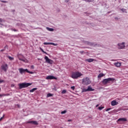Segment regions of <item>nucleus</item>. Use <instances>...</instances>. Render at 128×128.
I'll list each match as a JSON object with an SVG mask.
<instances>
[{
  "mask_svg": "<svg viewBox=\"0 0 128 128\" xmlns=\"http://www.w3.org/2000/svg\"><path fill=\"white\" fill-rule=\"evenodd\" d=\"M32 83H28V82H22L18 84L19 90H22V88H28L30 86H32Z\"/></svg>",
  "mask_w": 128,
  "mask_h": 128,
  "instance_id": "1",
  "label": "nucleus"
},
{
  "mask_svg": "<svg viewBox=\"0 0 128 128\" xmlns=\"http://www.w3.org/2000/svg\"><path fill=\"white\" fill-rule=\"evenodd\" d=\"M82 76V74L80 72H72V74L71 76V78H72L76 80L77 78H80Z\"/></svg>",
  "mask_w": 128,
  "mask_h": 128,
  "instance_id": "2",
  "label": "nucleus"
},
{
  "mask_svg": "<svg viewBox=\"0 0 128 128\" xmlns=\"http://www.w3.org/2000/svg\"><path fill=\"white\" fill-rule=\"evenodd\" d=\"M114 82V78H105L103 80L102 82L104 84H108V82Z\"/></svg>",
  "mask_w": 128,
  "mask_h": 128,
  "instance_id": "3",
  "label": "nucleus"
},
{
  "mask_svg": "<svg viewBox=\"0 0 128 128\" xmlns=\"http://www.w3.org/2000/svg\"><path fill=\"white\" fill-rule=\"evenodd\" d=\"M90 84V78L86 77L82 79V84H86L88 86V84Z\"/></svg>",
  "mask_w": 128,
  "mask_h": 128,
  "instance_id": "4",
  "label": "nucleus"
},
{
  "mask_svg": "<svg viewBox=\"0 0 128 128\" xmlns=\"http://www.w3.org/2000/svg\"><path fill=\"white\" fill-rule=\"evenodd\" d=\"M44 58L47 64H54V60L50 59L48 56H45Z\"/></svg>",
  "mask_w": 128,
  "mask_h": 128,
  "instance_id": "5",
  "label": "nucleus"
},
{
  "mask_svg": "<svg viewBox=\"0 0 128 128\" xmlns=\"http://www.w3.org/2000/svg\"><path fill=\"white\" fill-rule=\"evenodd\" d=\"M18 70L20 74H26V72H28V68L24 69V68H20Z\"/></svg>",
  "mask_w": 128,
  "mask_h": 128,
  "instance_id": "6",
  "label": "nucleus"
},
{
  "mask_svg": "<svg viewBox=\"0 0 128 128\" xmlns=\"http://www.w3.org/2000/svg\"><path fill=\"white\" fill-rule=\"evenodd\" d=\"M46 80H58V78L54 76H48L46 78Z\"/></svg>",
  "mask_w": 128,
  "mask_h": 128,
  "instance_id": "7",
  "label": "nucleus"
},
{
  "mask_svg": "<svg viewBox=\"0 0 128 128\" xmlns=\"http://www.w3.org/2000/svg\"><path fill=\"white\" fill-rule=\"evenodd\" d=\"M124 44H126L124 42H123L122 44H118V48L120 50L124 48Z\"/></svg>",
  "mask_w": 128,
  "mask_h": 128,
  "instance_id": "8",
  "label": "nucleus"
},
{
  "mask_svg": "<svg viewBox=\"0 0 128 128\" xmlns=\"http://www.w3.org/2000/svg\"><path fill=\"white\" fill-rule=\"evenodd\" d=\"M28 123L31 124H34L35 126H38V122L36 120L29 121Z\"/></svg>",
  "mask_w": 128,
  "mask_h": 128,
  "instance_id": "9",
  "label": "nucleus"
},
{
  "mask_svg": "<svg viewBox=\"0 0 128 128\" xmlns=\"http://www.w3.org/2000/svg\"><path fill=\"white\" fill-rule=\"evenodd\" d=\"M84 44H88V46H92V45L94 44L93 42H88V41H83Z\"/></svg>",
  "mask_w": 128,
  "mask_h": 128,
  "instance_id": "10",
  "label": "nucleus"
},
{
  "mask_svg": "<svg viewBox=\"0 0 128 128\" xmlns=\"http://www.w3.org/2000/svg\"><path fill=\"white\" fill-rule=\"evenodd\" d=\"M1 68L4 72H6V70H8V64H6L5 65H3Z\"/></svg>",
  "mask_w": 128,
  "mask_h": 128,
  "instance_id": "11",
  "label": "nucleus"
},
{
  "mask_svg": "<svg viewBox=\"0 0 128 128\" xmlns=\"http://www.w3.org/2000/svg\"><path fill=\"white\" fill-rule=\"evenodd\" d=\"M111 104L112 106H118V102H116V100H112L111 102Z\"/></svg>",
  "mask_w": 128,
  "mask_h": 128,
  "instance_id": "12",
  "label": "nucleus"
},
{
  "mask_svg": "<svg viewBox=\"0 0 128 128\" xmlns=\"http://www.w3.org/2000/svg\"><path fill=\"white\" fill-rule=\"evenodd\" d=\"M127 120L126 118H122L118 119V122H126Z\"/></svg>",
  "mask_w": 128,
  "mask_h": 128,
  "instance_id": "13",
  "label": "nucleus"
},
{
  "mask_svg": "<svg viewBox=\"0 0 128 128\" xmlns=\"http://www.w3.org/2000/svg\"><path fill=\"white\" fill-rule=\"evenodd\" d=\"M88 92H94V89L92 88V86H88Z\"/></svg>",
  "mask_w": 128,
  "mask_h": 128,
  "instance_id": "14",
  "label": "nucleus"
},
{
  "mask_svg": "<svg viewBox=\"0 0 128 128\" xmlns=\"http://www.w3.org/2000/svg\"><path fill=\"white\" fill-rule=\"evenodd\" d=\"M92 46H94V47L98 46V48H100L102 46V45L100 44L93 43Z\"/></svg>",
  "mask_w": 128,
  "mask_h": 128,
  "instance_id": "15",
  "label": "nucleus"
},
{
  "mask_svg": "<svg viewBox=\"0 0 128 128\" xmlns=\"http://www.w3.org/2000/svg\"><path fill=\"white\" fill-rule=\"evenodd\" d=\"M114 64L117 68H120V66H122V64L120 62H116V63H114Z\"/></svg>",
  "mask_w": 128,
  "mask_h": 128,
  "instance_id": "16",
  "label": "nucleus"
},
{
  "mask_svg": "<svg viewBox=\"0 0 128 128\" xmlns=\"http://www.w3.org/2000/svg\"><path fill=\"white\" fill-rule=\"evenodd\" d=\"M94 60L93 58H89V59H86V61L88 62H94Z\"/></svg>",
  "mask_w": 128,
  "mask_h": 128,
  "instance_id": "17",
  "label": "nucleus"
},
{
  "mask_svg": "<svg viewBox=\"0 0 128 128\" xmlns=\"http://www.w3.org/2000/svg\"><path fill=\"white\" fill-rule=\"evenodd\" d=\"M104 76V74L102 73V74H100L98 76V78H102V76Z\"/></svg>",
  "mask_w": 128,
  "mask_h": 128,
  "instance_id": "18",
  "label": "nucleus"
},
{
  "mask_svg": "<svg viewBox=\"0 0 128 128\" xmlns=\"http://www.w3.org/2000/svg\"><path fill=\"white\" fill-rule=\"evenodd\" d=\"M46 30H49V32H54V29L48 27L46 28Z\"/></svg>",
  "mask_w": 128,
  "mask_h": 128,
  "instance_id": "19",
  "label": "nucleus"
},
{
  "mask_svg": "<svg viewBox=\"0 0 128 128\" xmlns=\"http://www.w3.org/2000/svg\"><path fill=\"white\" fill-rule=\"evenodd\" d=\"M36 90H38V88H33L32 89L30 90V92H36Z\"/></svg>",
  "mask_w": 128,
  "mask_h": 128,
  "instance_id": "20",
  "label": "nucleus"
},
{
  "mask_svg": "<svg viewBox=\"0 0 128 128\" xmlns=\"http://www.w3.org/2000/svg\"><path fill=\"white\" fill-rule=\"evenodd\" d=\"M120 10H122V12H126V14L128 12H126V9H124V8H121Z\"/></svg>",
  "mask_w": 128,
  "mask_h": 128,
  "instance_id": "21",
  "label": "nucleus"
},
{
  "mask_svg": "<svg viewBox=\"0 0 128 128\" xmlns=\"http://www.w3.org/2000/svg\"><path fill=\"white\" fill-rule=\"evenodd\" d=\"M88 92V88L87 89L83 88L82 90V92Z\"/></svg>",
  "mask_w": 128,
  "mask_h": 128,
  "instance_id": "22",
  "label": "nucleus"
},
{
  "mask_svg": "<svg viewBox=\"0 0 128 128\" xmlns=\"http://www.w3.org/2000/svg\"><path fill=\"white\" fill-rule=\"evenodd\" d=\"M53 94L50 93H48L47 94V98H50V96H52Z\"/></svg>",
  "mask_w": 128,
  "mask_h": 128,
  "instance_id": "23",
  "label": "nucleus"
},
{
  "mask_svg": "<svg viewBox=\"0 0 128 128\" xmlns=\"http://www.w3.org/2000/svg\"><path fill=\"white\" fill-rule=\"evenodd\" d=\"M8 48V45H6L5 46H4V48L3 49V50H0V52H4V50H6V48Z\"/></svg>",
  "mask_w": 128,
  "mask_h": 128,
  "instance_id": "24",
  "label": "nucleus"
},
{
  "mask_svg": "<svg viewBox=\"0 0 128 128\" xmlns=\"http://www.w3.org/2000/svg\"><path fill=\"white\" fill-rule=\"evenodd\" d=\"M20 60H22V62H26V60H24V59H22L21 58H19Z\"/></svg>",
  "mask_w": 128,
  "mask_h": 128,
  "instance_id": "25",
  "label": "nucleus"
},
{
  "mask_svg": "<svg viewBox=\"0 0 128 128\" xmlns=\"http://www.w3.org/2000/svg\"><path fill=\"white\" fill-rule=\"evenodd\" d=\"M62 114H66V110H64L61 112Z\"/></svg>",
  "mask_w": 128,
  "mask_h": 128,
  "instance_id": "26",
  "label": "nucleus"
},
{
  "mask_svg": "<svg viewBox=\"0 0 128 128\" xmlns=\"http://www.w3.org/2000/svg\"><path fill=\"white\" fill-rule=\"evenodd\" d=\"M8 58H9L10 60H14V58L12 57H11L10 56H8Z\"/></svg>",
  "mask_w": 128,
  "mask_h": 128,
  "instance_id": "27",
  "label": "nucleus"
},
{
  "mask_svg": "<svg viewBox=\"0 0 128 128\" xmlns=\"http://www.w3.org/2000/svg\"><path fill=\"white\" fill-rule=\"evenodd\" d=\"M66 90H64L62 92V94H66Z\"/></svg>",
  "mask_w": 128,
  "mask_h": 128,
  "instance_id": "28",
  "label": "nucleus"
},
{
  "mask_svg": "<svg viewBox=\"0 0 128 128\" xmlns=\"http://www.w3.org/2000/svg\"><path fill=\"white\" fill-rule=\"evenodd\" d=\"M104 108V107H103V106H99L98 109L99 110H102V108Z\"/></svg>",
  "mask_w": 128,
  "mask_h": 128,
  "instance_id": "29",
  "label": "nucleus"
},
{
  "mask_svg": "<svg viewBox=\"0 0 128 128\" xmlns=\"http://www.w3.org/2000/svg\"><path fill=\"white\" fill-rule=\"evenodd\" d=\"M28 74H34L33 72H30L28 70V72H27Z\"/></svg>",
  "mask_w": 128,
  "mask_h": 128,
  "instance_id": "30",
  "label": "nucleus"
},
{
  "mask_svg": "<svg viewBox=\"0 0 128 128\" xmlns=\"http://www.w3.org/2000/svg\"><path fill=\"white\" fill-rule=\"evenodd\" d=\"M0 2H4V4H6V3H8V1H4V0H0Z\"/></svg>",
  "mask_w": 128,
  "mask_h": 128,
  "instance_id": "31",
  "label": "nucleus"
},
{
  "mask_svg": "<svg viewBox=\"0 0 128 128\" xmlns=\"http://www.w3.org/2000/svg\"><path fill=\"white\" fill-rule=\"evenodd\" d=\"M50 44H52V46H58V44H54V42H51Z\"/></svg>",
  "mask_w": 128,
  "mask_h": 128,
  "instance_id": "32",
  "label": "nucleus"
},
{
  "mask_svg": "<svg viewBox=\"0 0 128 128\" xmlns=\"http://www.w3.org/2000/svg\"><path fill=\"white\" fill-rule=\"evenodd\" d=\"M74 88H76V87H74V86H72L70 87V89L72 90H74Z\"/></svg>",
  "mask_w": 128,
  "mask_h": 128,
  "instance_id": "33",
  "label": "nucleus"
},
{
  "mask_svg": "<svg viewBox=\"0 0 128 128\" xmlns=\"http://www.w3.org/2000/svg\"><path fill=\"white\" fill-rule=\"evenodd\" d=\"M84 2H90L92 1L91 0H84Z\"/></svg>",
  "mask_w": 128,
  "mask_h": 128,
  "instance_id": "34",
  "label": "nucleus"
},
{
  "mask_svg": "<svg viewBox=\"0 0 128 128\" xmlns=\"http://www.w3.org/2000/svg\"><path fill=\"white\" fill-rule=\"evenodd\" d=\"M44 44L46 45V44H51V42H44Z\"/></svg>",
  "mask_w": 128,
  "mask_h": 128,
  "instance_id": "35",
  "label": "nucleus"
},
{
  "mask_svg": "<svg viewBox=\"0 0 128 128\" xmlns=\"http://www.w3.org/2000/svg\"><path fill=\"white\" fill-rule=\"evenodd\" d=\"M40 48L41 52H44V50H43L42 48L40 47Z\"/></svg>",
  "mask_w": 128,
  "mask_h": 128,
  "instance_id": "36",
  "label": "nucleus"
},
{
  "mask_svg": "<svg viewBox=\"0 0 128 128\" xmlns=\"http://www.w3.org/2000/svg\"><path fill=\"white\" fill-rule=\"evenodd\" d=\"M30 68H32V70H34V65H32L30 66Z\"/></svg>",
  "mask_w": 128,
  "mask_h": 128,
  "instance_id": "37",
  "label": "nucleus"
},
{
  "mask_svg": "<svg viewBox=\"0 0 128 128\" xmlns=\"http://www.w3.org/2000/svg\"><path fill=\"white\" fill-rule=\"evenodd\" d=\"M112 110V108H108L106 110V112H108V110Z\"/></svg>",
  "mask_w": 128,
  "mask_h": 128,
  "instance_id": "38",
  "label": "nucleus"
},
{
  "mask_svg": "<svg viewBox=\"0 0 128 128\" xmlns=\"http://www.w3.org/2000/svg\"><path fill=\"white\" fill-rule=\"evenodd\" d=\"M4 116H2V117H1V118H0V122L4 118Z\"/></svg>",
  "mask_w": 128,
  "mask_h": 128,
  "instance_id": "39",
  "label": "nucleus"
},
{
  "mask_svg": "<svg viewBox=\"0 0 128 128\" xmlns=\"http://www.w3.org/2000/svg\"><path fill=\"white\" fill-rule=\"evenodd\" d=\"M12 30H13L14 32H18V30L16 29H12Z\"/></svg>",
  "mask_w": 128,
  "mask_h": 128,
  "instance_id": "40",
  "label": "nucleus"
},
{
  "mask_svg": "<svg viewBox=\"0 0 128 128\" xmlns=\"http://www.w3.org/2000/svg\"><path fill=\"white\" fill-rule=\"evenodd\" d=\"M4 80H0V84H2V82H4Z\"/></svg>",
  "mask_w": 128,
  "mask_h": 128,
  "instance_id": "41",
  "label": "nucleus"
},
{
  "mask_svg": "<svg viewBox=\"0 0 128 128\" xmlns=\"http://www.w3.org/2000/svg\"><path fill=\"white\" fill-rule=\"evenodd\" d=\"M0 22H2V18H0Z\"/></svg>",
  "mask_w": 128,
  "mask_h": 128,
  "instance_id": "42",
  "label": "nucleus"
},
{
  "mask_svg": "<svg viewBox=\"0 0 128 128\" xmlns=\"http://www.w3.org/2000/svg\"><path fill=\"white\" fill-rule=\"evenodd\" d=\"M70 2V0H65L66 2Z\"/></svg>",
  "mask_w": 128,
  "mask_h": 128,
  "instance_id": "43",
  "label": "nucleus"
},
{
  "mask_svg": "<svg viewBox=\"0 0 128 128\" xmlns=\"http://www.w3.org/2000/svg\"><path fill=\"white\" fill-rule=\"evenodd\" d=\"M12 12H16V10H12Z\"/></svg>",
  "mask_w": 128,
  "mask_h": 128,
  "instance_id": "44",
  "label": "nucleus"
},
{
  "mask_svg": "<svg viewBox=\"0 0 128 128\" xmlns=\"http://www.w3.org/2000/svg\"><path fill=\"white\" fill-rule=\"evenodd\" d=\"M80 54H84V51H80Z\"/></svg>",
  "mask_w": 128,
  "mask_h": 128,
  "instance_id": "45",
  "label": "nucleus"
},
{
  "mask_svg": "<svg viewBox=\"0 0 128 128\" xmlns=\"http://www.w3.org/2000/svg\"><path fill=\"white\" fill-rule=\"evenodd\" d=\"M89 118H90V120H92V116H89Z\"/></svg>",
  "mask_w": 128,
  "mask_h": 128,
  "instance_id": "46",
  "label": "nucleus"
},
{
  "mask_svg": "<svg viewBox=\"0 0 128 128\" xmlns=\"http://www.w3.org/2000/svg\"><path fill=\"white\" fill-rule=\"evenodd\" d=\"M68 122H72V120H68Z\"/></svg>",
  "mask_w": 128,
  "mask_h": 128,
  "instance_id": "47",
  "label": "nucleus"
},
{
  "mask_svg": "<svg viewBox=\"0 0 128 128\" xmlns=\"http://www.w3.org/2000/svg\"><path fill=\"white\" fill-rule=\"evenodd\" d=\"M17 106H18V108H20V104H17Z\"/></svg>",
  "mask_w": 128,
  "mask_h": 128,
  "instance_id": "48",
  "label": "nucleus"
},
{
  "mask_svg": "<svg viewBox=\"0 0 128 128\" xmlns=\"http://www.w3.org/2000/svg\"><path fill=\"white\" fill-rule=\"evenodd\" d=\"M11 86H14V84H12Z\"/></svg>",
  "mask_w": 128,
  "mask_h": 128,
  "instance_id": "49",
  "label": "nucleus"
},
{
  "mask_svg": "<svg viewBox=\"0 0 128 128\" xmlns=\"http://www.w3.org/2000/svg\"><path fill=\"white\" fill-rule=\"evenodd\" d=\"M98 106H100L99 104H97L96 106V108H98Z\"/></svg>",
  "mask_w": 128,
  "mask_h": 128,
  "instance_id": "50",
  "label": "nucleus"
},
{
  "mask_svg": "<svg viewBox=\"0 0 128 128\" xmlns=\"http://www.w3.org/2000/svg\"><path fill=\"white\" fill-rule=\"evenodd\" d=\"M44 54H48V53H46V52H44Z\"/></svg>",
  "mask_w": 128,
  "mask_h": 128,
  "instance_id": "51",
  "label": "nucleus"
},
{
  "mask_svg": "<svg viewBox=\"0 0 128 128\" xmlns=\"http://www.w3.org/2000/svg\"><path fill=\"white\" fill-rule=\"evenodd\" d=\"M2 96V94H0V97Z\"/></svg>",
  "mask_w": 128,
  "mask_h": 128,
  "instance_id": "52",
  "label": "nucleus"
},
{
  "mask_svg": "<svg viewBox=\"0 0 128 128\" xmlns=\"http://www.w3.org/2000/svg\"><path fill=\"white\" fill-rule=\"evenodd\" d=\"M0 24L1 26H4V24H2L1 23H0Z\"/></svg>",
  "mask_w": 128,
  "mask_h": 128,
  "instance_id": "53",
  "label": "nucleus"
},
{
  "mask_svg": "<svg viewBox=\"0 0 128 128\" xmlns=\"http://www.w3.org/2000/svg\"><path fill=\"white\" fill-rule=\"evenodd\" d=\"M110 12H108V14H110Z\"/></svg>",
  "mask_w": 128,
  "mask_h": 128,
  "instance_id": "54",
  "label": "nucleus"
},
{
  "mask_svg": "<svg viewBox=\"0 0 128 128\" xmlns=\"http://www.w3.org/2000/svg\"><path fill=\"white\" fill-rule=\"evenodd\" d=\"M0 90H1V88H0Z\"/></svg>",
  "mask_w": 128,
  "mask_h": 128,
  "instance_id": "55",
  "label": "nucleus"
}]
</instances>
